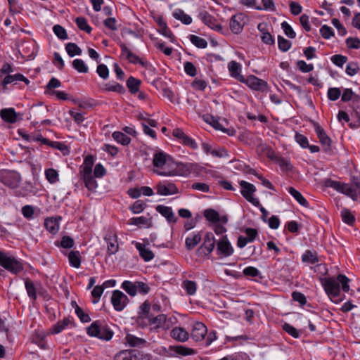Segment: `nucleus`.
Masks as SVG:
<instances>
[{
    "label": "nucleus",
    "instance_id": "nucleus-1",
    "mask_svg": "<svg viewBox=\"0 0 360 360\" xmlns=\"http://www.w3.org/2000/svg\"><path fill=\"white\" fill-rule=\"evenodd\" d=\"M86 333L89 336L97 338L100 340L109 341L112 339L114 332L105 321L96 320L86 328Z\"/></svg>",
    "mask_w": 360,
    "mask_h": 360
},
{
    "label": "nucleus",
    "instance_id": "nucleus-2",
    "mask_svg": "<svg viewBox=\"0 0 360 360\" xmlns=\"http://www.w3.org/2000/svg\"><path fill=\"white\" fill-rule=\"evenodd\" d=\"M198 167L196 163L173 162L171 169H166L165 171L159 172L158 175L164 176H188L192 172L196 170Z\"/></svg>",
    "mask_w": 360,
    "mask_h": 360
},
{
    "label": "nucleus",
    "instance_id": "nucleus-3",
    "mask_svg": "<svg viewBox=\"0 0 360 360\" xmlns=\"http://www.w3.org/2000/svg\"><path fill=\"white\" fill-rule=\"evenodd\" d=\"M319 281L326 293L333 302L338 303L342 301V298L340 297V288L339 282L336 279L332 277H320Z\"/></svg>",
    "mask_w": 360,
    "mask_h": 360
},
{
    "label": "nucleus",
    "instance_id": "nucleus-4",
    "mask_svg": "<svg viewBox=\"0 0 360 360\" xmlns=\"http://www.w3.org/2000/svg\"><path fill=\"white\" fill-rule=\"evenodd\" d=\"M0 266L15 275L24 270V265L21 261L1 250H0Z\"/></svg>",
    "mask_w": 360,
    "mask_h": 360
},
{
    "label": "nucleus",
    "instance_id": "nucleus-5",
    "mask_svg": "<svg viewBox=\"0 0 360 360\" xmlns=\"http://www.w3.org/2000/svg\"><path fill=\"white\" fill-rule=\"evenodd\" d=\"M172 162V158L169 155L162 150L156 151L153 158V165L155 168L154 172L158 174L166 169H171Z\"/></svg>",
    "mask_w": 360,
    "mask_h": 360
},
{
    "label": "nucleus",
    "instance_id": "nucleus-6",
    "mask_svg": "<svg viewBox=\"0 0 360 360\" xmlns=\"http://www.w3.org/2000/svg\"><path fill=\"white\" fill-rule=\"evenodd\" d=\"M241 83L246 84L250 89L256 91L267 92L269 90L268 83L253 75L244 77Z\"/></svg>",
    "mask_w": 360,
    "mask_h": 360
},
{
    "label": "nucleus",
    "instance_id": "nucleus-7",
    "mask_svg": "<svg viewBox=\"0 0 360 360\" xmlns=\"http://www.w3.org/2000/svg\"><path fill=\"white\" fill-rule=\"evenodd\" d=\"M114 360H150V355L136 349H126L118 352Z\"/></svg>",
    "mask_w": 360,
    "mask_h": 360
},
{
    "label": "nucleus",
    "instance_id": "nucleus-8",
    "mask_svg": "<svg viewBox=\"0 0 360 360\" xmlns=\"http://www.w3.org/2000/svg\"><path fill=\"white\" fill-rule=\"evenodd\" d=\"M21 181L20 174L15 171H5L0 174V181L10 188H16Z\"/></svg>",
    "mask_w": 360,
    "mask_h": 360
},
{
    "label": "nucleus",
    "instance_id": "nucleus-9",
    "mask_svg": "<svg viewBox=\"0 0 360 360\" xmlns=\"http://www.w3.org/2000/svg\"><path fill=\"white\" fill-rule=\"evenodd\" d=\"M241 187V195L250 203L256 207L260 206V202L257 198L253 197L254 193L256 191L255 186L245 181H241L240 182Z\"/></svg>",
    "mask_w": 360,
    "mask_h": 360
},
{
    "label": "nucleus",
    "instance_id": "nucleus-10",
    "mask_svg": "<svg viewBox=\"0 0 360 360\" xmlns=\"http://www.w3.org/2000/svg\"><path fill=\"white\" fill-rule=\"evenodd\" d=\"M313 126L323 150L326 153H330L332 151L331 139L326 134L324 129L318 122H313Z\"/></svg>",
    "mask_w": 360,
    "mask_h": 360
},
{
    "label": "nucleus",
    "instance_id": "nucleus-11",
    "mask_svg": "<svg viewBox=\"0 0 360 360\" xmlns=\"http://www.w3.org/2000/svg\"><path fill=\"white\" fill-rule=\"evenodd\" d=\"M107 244V255L111 256L119 251V244L117 233L114 230H108L104 236Z\"/></svg>",
    "mask_w": 360,
    "mask_h": 360
},
{
    "label": "nucleus",
    "instance_id": "nucleus-12",
    "mask_svg": "<svg viewBox=\"0 0 360 360\" xmlns=\"http://www.w3.org/2000/svg\"><path fill=\"white\" fill-rule=\"evenodd\" d=\"M233 251L227 236H223L217 243L216 252L219 257H228L233 255Z\"/></svg>",
    "mask_w": 360,
    "mask_h": 360
},
{
    "label": "nucleus",
    "instance_id": "nucleus-13",
    "mask_svg": "<svg viewBox=\"0 0 360 360\" xmlns=\"http://www.w3.org/2000/svg\"><path fill=\"white\" fill-rule=\"evenodd\" d=\"M129 300L128 297L119 290H115L112 292L111 296V303L115 311H122L127 304L129 303Z\"/></svg>",
    "mask_w": 360,
    "mask_h": 360
},
{
    "label": "nucleus",
    "instance_id": "nucleus-14",
    "mask_svg": "<svg viewBox=\"0 0 360 360\" xmlns=\"http://www.w3.org/2000/svg\"><path fill=\"white\" fill-rule=\"evenodd\" d=\"M121 49V56L124 57L129 63L132 64H139L143 68L148 65V61L142 60L139 56L133 53L124 43L120 44Z\"/></svg>",
    "mask_w": 360,
    "mask_h": 360
},
{
    "label": "nucleus",
    "instance_id": "nucleus-15",
    "mask_svg": "<svg viewBox=\"0 0 360 360\" xmlns=\"http://www.w3.org/2000/svg\"><path fill=\"white\" fill-rule=\"evenodd\" d=\"M215 238L212 232L206 233L204 238L202 244L198 249V252L200 255L207 256L210 255L215 247Z\"/></svg>",
    "mask_w": 360,
    "mask_h": 360
},
{
    "label": "nucleus",
    "instance_id": "nucleus-16",
    "mask_svg": "<svg viewBox=\"0 0 360 360\" xmlns=\"http://www.w3.org/2000/svg\"><path fill=\"white\" fill-rule=\"evenodd\" d=\"M200 19L211 29L222 32L223 27L221 24L217 22V20L212 15H211L207 11H204L199 13Z\"/></svg>",
    "mask_w": 360,
    "mask_h": 360
},
{
    "label": "nucleus",
    "instance_id": "nucleus-17",
    "mask_svg": "<svg viewBox=\"0 0 360 360\" xmlns=\"http://www.w3.org/2000/svg\"><path fill=\"white\" fill-rule=\"evenodd\" d=\"M174 137L177 139L184 146L190 147L191 149H197L198 144L195 140L187 136L182 129L176 128L172 131Z\"/></svg>",
    "mask_w": 360,
    "mask_h": 360
},
{
    "label": "nucleus",
    "instance_id": "nucleus-18",
    "mask_svg": "<svg viewBox=\"0 0 360 360\" xmlns=\"http://www.w3.org/2000/svg\"><path fill=\"white\" fill-rule=\"evenodd\" d=\"M22 115L20 113H17L13 108L2 109L0 112L1 119L10 124H14L18 121L22 120Z\"/></svg>",
    "mask_w": 360,
    "mask_h": 360
},
{
    "label": "nucleus",
    "instance_id": "nucleus-19",
    "mask_svg": "<svg viewBox=\"0 0 360 360\" xmlns=\"http://www.w3.org/2000/svg\"><path fill=\"white\" fill-rule=\"evenodd\" d=\"M244 18L245 15L241 13L232 15L230 19L229 27L233 33L239 34L243 31L245 25Z\"/></svg>",
    "mask_w": 360,
    "mask_h": 360
},
{
    "label": "nucleus",
    "instance_id": "nucleus-20",
    "mask_svg": "<svg viewBox=\"0 0 360 360\" xmlns=\"http://www.w3.org/2000/svg\"><path fill=\"white\" fill-rule=\"evenodd\" d=\"M157 193L160 195H169L179 193L176 186L171 182H160L156 186Z\"/></svg>",
    "mask_w": 360,
    "mask_h": 360
},
{
    "label": "nucleus",
    "instance_id": "nucleus-21",
    "mask_svg": "<svg viewBox=\"0 0 360 360\" xmlns=\"http://www.w3.org/2000/svg\"><path fill=\"white\" fill-rule=\"evenodd\" d=\"M207 333V326L202 322H196L193 325L191 336L195 341L198 342L204 340Z\"/></svg>",
    "mask_w": 360,
    "mask_h": 360
},
{
    "label": "nucleus",
    "instance_id": "nucleus-22",
    "mask_svg": "<svg viewBox=\"0 0 360 360\" xmlns=\"http://www.w3.org/2000/svg\"><path fill=\"white\" fill-rule=\"evenodd\" d=\"M168 348L170 352H174V353H170L169 354V356H186L193 355L195 354V349H193L192 348L186 347L183 345H170Z\"/></svg>",
    "mask_w": 360,
    "mask_h": 360
},
{
    "label": "nucleus",
    "instance_id": "nucleus-23",
    "mask_svg": "<svg viewBox=\"0 0 360 360\" xmlns=\"http://www.w3.org/2000/svg\"><path fill=\"white\" fill-rule=\"evenodd\" d=\"M257 29L261 33V39L266 44L273 45L275 43L274 38L269 30V26L266 22H260L257 25Z\"/></svg>",
    "mask_w": 360,
    "mask_h": 360
},
{
    "label": "nucleus",
    "instance_id": "nucleus-24",
    "mask_svg": "<svg viewBox=\"0 0 360 360\" xmlns=\"http://www.w3.org/2000/svg\"><path fill=\"white\" fill-rule=\"evenodd\" d=\"M62 219V217H47L44 220V226L46 229L51 234H56L59 231V221Z\"/></svg>",
    "mask_w": 360,
    "mask_h": 360
},
{
    "label": "nucleus",
    "instance_id": "nucleus-25",
    "mask_svg": "<svg viewBox=\"0 0 360 360\" xmlns=\"http://www.w3.org/2000/svg\"><path fill=\"white\" fill-rule=\"evenodd\" d=\"M156 211L162 216L166 218L167 221L169 223H176L177 218L172 211V207L162 205H159L156 207Z\"/></svg>",
    "mask_w": 360,
    "mask_h": 360
},
{
    "label": "nucleus",
    "instance_id": "nucleus-26",
    "mask_svg": "<svg viewBox=\"0 0 360 360\" xmlns=\"http://www.w3.org/2000/svg\"><path fill=\"white\" fill-rule=\"evenodd\" d=\"M228 69L231 77L235 78L240 82L244 79L245 77L240 74L241 66L238 62L235 60H231L229 62L228 64Z\"/></svg>",
    "mask_w": 360,
    "mask_h": 360
},
{
    "label": "nucleus",
    "instance_id": "nucleus-27",
    "mask_svg": "<svg viewBox=\"0 0 360 360\" xmlns=\"http://www.w3.org/2000/svg\"><path fill=\"white\" fill-rule=\"evenodd\" d=\"M160 29L158 32L163 36L169 38L172 42L174 41L175 37L170 29L167 27V23L164 21L162 17H158L156 20Z\"/></svg>",
    "mask_w": 360,
    "mask_h": 360
},
{
    "label": "nucleus",
    "instance_id": "nucleus-28",
    "mask_svg": "<svg viewBox=\"0 0 360 360\" xmlns=\"http://www.w3.org/2000/svg\"><path fill=\"white\" fill-rule=\"evenodd\" d=\"M170 335L176 341L184 342L188 340V333L182 327H175L171 332Z\"/></svg>",
    "mask_w": 360,
    "mask_h": 360
},
{
    "label": "nucleus",
    "instance_id": "nucleus-29",
    "mask_svg": "<svg viewBox=\"0 0 360 360\" xmlns=\"http://www.w3.org/2000/svg\"><path fill=\"white\" fill-rule=\"evenodd\" d=\"M74 323L71 317H65L62 321H58L51 328L52 334H58L63 331L70 324Z\"/></svg>",
    "mask_w": 360,
    "mask_h": 360
},
{
    "label": "nucleus",
    "instance_id": "nucleus-30",
    "mask_svg": "<svg viewBox=\"0 0 360 360\" xmlns=\"http://www.w3.org/2000/svg\"><path fill=\"white\" fill-rule=\"evenodd\" d=\"M125 340L126 342L131 347H142L147 343L145 339L138 338L132 334H127Z\"/></svg>",
    "mask_w": 360,
    "mask_h": 360
},
{
    "label": "nucleus",
    "instance_id": "nucleus-31",
    "mask_svg": "<svg viewBox=\"0 0 360 360\" xmlns=\"http://www.w3.org/2000/svg\"><path fill=\"white\" fill-rule=\"evenodd\" d=\"M271 160L277 163L282 171L288 172L291 171L293 168V166L290 161L283 157L278 156L276 153Z\"/></svg>",
    "mask_w": 360,
    "mask_h": 360
},
{
    "label": "nucleus",
    "instance_id": "nucleus-32",
    "mask_svg": "<svg viewBox=\"0 0 360 360\" xmlns=\"http://www.w3.org/2000/svg\"><path fill=\"white\" fill-rule=\"evenodd\" d=\"M80 179L84 181L86 188L91 191H94L97 188V182L92 175V173L89 174H80Z\"/></svg>",
    "mask_w": 360,
    "mask_h": 360
},
{
    "label": "nucleus",
    "instance_id": "nucleus-33",
    "mask_svg": "<svg viewBox=\"0 0 360 360\" xmlns=\"http://www.w3.org/2000/svg\"><path fill=\"white\" fill-rule=\"evenodd\" d=\"M94 164V157L88 155L84 158L83 165L80 167L79 174H89L92 173V168Z\"/></svg>",
    "mask_w": 360,
    "mask_h": 360
},
{
    "label": "nucleus",
    "instance_id": "nucleus-34",
    "mask_svg": "<svg viewBox=\"0 0 360 360\" xmlns=\"http://www.w3.org/2000/svg\"><path fill=\"white\" fill-rule=\"evenodd\" d=\"M136 248L139 252L140 257L145 262H149L153 259V257H154L153 252L150 250L146 248L144 245H143L140 243H136Z\"/></svg>",
    "mask_w": 360,
    "mask_h": 360
},
{
    "label": "nucleus",
    "instance_id": "nucleus-35",
    "mask_svg": "<svg viewBox=\"0 0 360 360\" xmlns=\"http://www.w3.org/2000/svg\"><path fill=\"white\" fill-rule=\"evenodd\" d=\"M289 193L297 200V202L304 207H309V202L304 198L302 193L293 187L288 188Z\"/></svg>",
    "mask_w": 360,
    "mask_h": 360
},
{
    "label": "nucleus",
    "instance_id": "nucleus-36",
    "mask_svg": "<svg viewBox=\"0 0 360 360\" xmlns=\"http://www.w3.org/2000/svg\"><path fill=\"white\" fill-rule=\"evenodd\" d=\"M141 82L140 79L135 78L133 76H130L127 80V86L129 89V91L132 94H136L140 89Z\"/></svg>",
    "mask_w": 360,
    "mask_h": 360
},
{
    "label": "nucleus",
    "instance_id": "nucleus-37",
    "mask_svg": "<svg viewBox=\"0 0 360 360\" xmlns=\"http://www.w3.org/2000/svg\"><path fill=\"white\" fill-rule=\"evenodd\" d=\"M70 265L74 268H79L81 265L82 257L78 250H71L68 253Z\"/></svg>",
    "mask_w": 360,
    "mask_h": 360
},
{
    "label": "nucleus",
    "instance_id": "nucleus-38",
    "mask_svg": "<svg viewBox=\"0 0 360 360\" xmlns=\"http://www.w3.org/2000/svg\"><path fill=\"white\" fill-rule=\"evenodd\" d=\"M172 15L175 19L180 20L184 25H190L192 22L191 17L185 13L181 9H176L173 12Z\"/></svg>",
    "mask_w": 360,
    "mask_h": 360
},
{
    "label": "nucleus",
    "instance_id": "nucleus-39",
    "mask_svg": "<svg viewBox=\"0 0 360 360\" xmlns=\"http://www.w3.org/2000/svg\"><path fill=\"white\" fill-rule=\"evenodd\" d=\"M302 261L304 263L314 264L319 262V257L316 251L306 250L302 255Z\"/></svg>",
    "mask_w": 360,
    "mask_h": 360
},
{
    "label": "nucleus",
    "instance_id": "nucleus-40",
    "mask_svg": "<svg viewBox=\"0 0 360 360\" xmlns=\"http://www.w3.org/2000/svg\"><path fill=\"white\" fill-rule=\"evenodd\" d=\"M55 245L64 249H70L74 247L75 240L69 236H64L62 237L60 241H55Z\"/></svg>",
    "mask_w": 360,
    "mask_h": 360
},
{
    "label": "nucleus",
    "instance_id": "nucleus-41",
    "mask_svg": "<svg viewBox=\"0 0 360 360\" xmlns=\"http://www.w3.org/2000/svg\"><path fill=\"white\" fill-rule=\"evenodd\" d=\"M25 287L27 290V295L33 300H36L37 298V288L35 287L34 282L32 280L27 278L25 281Z\"/></svg>",
    "mask_w": 360,
    "mask_h": 360
},
{
    "label": "nucleus",
    "instance_id": "nucleus-42",
    "mask_svg": "<svg viewBox=\"0 0 360 360\" xmlns=\"http://www.w3.org/2000/svg\"><path fill=\"white\" fill-rule=\"evenodd\" d=\"M112 136L115 141L122 146H128L131 142V138L121 131H114Z\"/></svg>",
    "mask_w": 360,
    "mask_h": 360
},
{
    "label": "nucleus",
    "instance_id": "nucleus-43",
    "mask_svg": "<svg viewBox=\"0 0 360 360\" xmlns=\"http://www.w3.org/2000/svg\"><path fill=\"white\" fill-rule=\"evenodd\" d=\"M201 235L200 233L195 234L193 237H188L185 240V245L188 250H192L200 241Z\"/></svg>",
    "mask_w": 360,
    "mask_h": 360
},
{
    "label": "nucleus",
    "instance_id": "nucleus-44",
    "mask_svg": "<svg viewBox=\"0 0 360 360\" xmlns=\"http://www.w3.org/2000/svg\"><path fill=\"white\" fill-rule=\"evenodd\" d=\"M103 90L106 91L117 92L120 94H124L126 92L124 87L117 82H115L113 84H105Z\"/></svg>",
    "mask_w": 360,
    "mask_h": 360
},
{
    "label": "nucleus",
    "instance_id": "nucleus-45",
    "mask_svg": "<svg viewBox=\"0 0 360 360\" xmlns=\"http://www.w3.org/2000/svg\"><path fill=\"white\" fill-rule=\"evenodd\" d=\"M121 288L130 296H135L137 293L136 282L124 281L122 283Z\"/></svg>",
    "mask_w": 360,
    "mask_h": 360
},
{
    "label": "nucleus",
    "instance_id": "nucleus-46",
    "mask_svg": "<svg viewBox=\"0 0 360 360\" xmlns=\"http://www.w3.org/2000/svg\"><path fill=\"white\" fill-rule=\"evenodd\" d=\"M345 186H342V191L341 193H343L349 197H350L353 200H356L358 198V195L356 193V189L352 185H349L346 183H343Z\"/></svg>",
    "mask_w": 360,
    "mask_h": 360
},
{
    "label": "nucleus",
    "instance_id": "nucleus-47",
    "mask_svg": "<svg viewBox=\"0 0 360 360\" xmlns=\"http://www.w3.org/2000/svg\"><path fill=\"white\" fill-rule=\"evenodd\" d=\"M345 186H342V191L341 193H343L349 197H350L353 200H356L358 198V195L356 193V189L352 185H349L346 183H343Z\"/></svg>",
    "mask_w": 360,
    "mask_h": 360
},
{
    "label": "nucleus",
    "instance_id": "nucleus-48",
    "mask_svg": "<svg viewBox=\"0 0 360 360\" xmlns=\"http://www.w3.org/2000/svg\"><path fill=\"white\" fill-rule=\"evenodd\" d=\"M345 186H342V191L341 193H343L349 197H350L353 200H356L358 198V195L356 193V189L352 185H349L346 183H343Z\"/></svg>",
    "mask_w": 360,
    "mask_h": 360
},
{
    "label": "nucleus",
    "instance_id": "nucleus-49",
    "mask_svg": "<svg viewBox=\"0 0 360 360\" xmlns=\"http://www.w3.org/2000/svg\"><path fill=\"white\" fill-rule=\"evenodd\" d=\"M204 217L205 219L213 223L219 222V214L214 209L209 208L204 211Z\"/></svg>",
    "mask_w": 360,
    "mask_h": 360
},
{
    "label": "nucleus",
    "instance_id": "nucleus-50",
    "mask_svg": "<svg viewBox=\"0 0 360 360\" xmlns=\"http://www.w3.org/2000/svg\"><path fill=\"white\" fill-rule=\"evenodd\" d=\"M75 23L80 30L84 31L90 34L92 28L89 25L87 20L84 17H77L75 19Z\"/></svg>",
    "mask_w": 360,
    "mask_h": 360
},
{
    "label": "nucleus",
    "instance_id": "nucleus-51",
    "mask_svg": "<svg viewBox=\"0 0 360 360\" xmlns=\"http://www.w3.org/2000/svg\"><path fill=\"white\" fill-rule=\"evenodd\" d=\"M65 50L70 57L82 54V49L75 43H68L65 45Z\"/></svg>",
    "mask_w": 360,
    "mask_h": 360
},
{
    "label": "nucleus",
    "instance_id": "nucleus-52",
    "mask_svg": "<svg viewBox=\"0 0 360 360\" xmlns=\"http://www.w3.org/2000/svg\"><path fill=\"white\" fill-rule=\"evenodd\" d=\"M341 217L343 222L348 225H353L355 222V217L349 209L344 208L341 211Z\"/></svg>",
    "mask_w": 360,
    "mask_h": 360
},
{
    "label": "nucleus",
    "instance_id": "nucleus-53",
    "mask_svg": "<svg viewBox=\"0 0 360 360\" xmlns=\"http://www.w3.org/2000/svg\"><path fill=\"white\" fill-rule=\"evenodd\" d=\"M182 288L186 290L188 295H193L197 290V285L195 281L186 280L182 283Z\"/></svg>",
    "mask_w": 360,
    "mask_h": 360
},
{
    "label": "nucleus",
    "instance_id": "nucleus-54",
    "mask_svg": "<svg viewBox=\"0 0 360 360\" xmlns=\"http://www.w3.org/2000/svg\"><path fill=\"white\" fill-rule=\"evenodd\" d=\"M257 151L258 153H264L266 156L270 160L274 158V155L275 154V151L271 146H269L266 144L263 143L259 144L257 146Z\"/></svg>",
    "mask_w": 360,
    "mask_h": 360
},
{
    "label": "nucleus",
    "instance_id": "nucleus-55",
    "mask_svg": "<svg viewBox=\"0 0 360 360\" xmlns=\"http://www.w3.org/2000/svg\"><path fill=\"white\" fill-rule=\"evenodd\" d=\"M166 321L167 316L164 314H160L158 316H155V318H153L150 325H154V328L158 329L160 328H163Z\"/></svg>",
    "mask_w": 360,
    "mask_h": 360
},
{
    "label": "nucleus",
    "instance_id": "nucleus-56",
    "mask_svg": "<svg viewBox=\"0 0 360 360\" xmlns=\"http://www.w3.org/2000/svg\"><path fill=\"white\" fill-rule=\"evenodd\" d=\"M324 186L326 187L333 188L339 193L342 191V186H345L342 182L335 181L331 179H326L324 181Z\"/></svg>",
    "mask_w": 360,
    "mask_h": 360
},
{
    "label": "nucleus",
    "instance_id": "nucleus-57",
    "mask_svg": "<svg viewBox=\"0 0 360 360\" xmlns=\"http://www.w3.org/2000/svg\"><path fill=\"white\" fill-rule=\"evenodd\" d=\"M191 42L199 49H205L207 46V41L198 36L191 34L189 37Z\"/></svg>",
    "mask_w": 360,
    "mask_h": 360
},
{
    "label": "nucleus",
    "instance_id": "nucleus-58",
    "mask_svg": "<svg viewBox=\"0 0 360 360\" xmlns=\"http://www.w3.org/2000/svg\"><path fill=\"white\" fill-rule=\"evenodd\" d=\"M45 176L48 181L51 184H54L59 180L58 172L53 168L46 169Z\"/></svg>",
    "mask_w": 360,
    "mask_h": 360
},
{
    "label": "nucleus",
    "instance_id": "nucleus-59",
    "mask_svg": "<svg viewBox=\"0 0 360 360\" xmlns=\"http://www.w3.org/2000/svg\"><path fill=\"white\" fill-rule=\"evenodd\" d=\"M73 68L80 73L88 72L89 68L86 65L85 63L82 59H75L72 61Z\"/></svg>",
    "mask_w": 360,
    "mask_h": 360
},
{
    "label": "nucleus",
    "instance_id": "nucleus-60",
    "mask_svg": "<svg viewBox=\"0 0 360 360\" xmlns=\"http://www.w3.org/2000/svg\"><path fill=\"white\" fill-rule=\"evenodd\" d=\"M336 280L338 282H339L340 287L341 285V288L345 292H349V283L350 280L345 275L339 274L337 276Z\"/></svg>",
    "mask_w": 360,
    "mask_h": 360
},
{
    "label": "nucleus",
    "instance_id": "nucleus-61",
    "mask_svg": "<svg viewBox=\"0 0 360 360\" xmlns=\"http://www.w3.org/2000/svg\"><path fill=\"white\" fill-rule=\"evenodd\" d=\"M292 43L283 37L282 36H278V49L283 52L288 51L291 47Z\"/></svg>",
    "mask_w": 360,
    "mask_h": 360
},
{
    "label": "nucleus",
    "instance_id": "nucleus-62",
    "mask_svg": "<svg viewBox=\"0 0 360 360\" xmlns=\"http://www.w3.org/2000/svg\"><path fill=\"white\" fill-rule=\"evenodd\" d=\"M104 289L105 286L103 285H96L94 288L93 290L91 291V295L94 298L92 302L94 304H96L99 301L104 291Z\"/></svg>",
    "mask_w": 360,
    "mask_h": 360
},
{
    "label": "nucleus",
    "instance_id": "nucleus-63",
    "mask_svg": "<svg viewBox=\"0 0 360 360\" xmlns=\"http://www.w3.org/2000/svg\"><path fill=\"white\" fill-rule=\"evenodd\" d=\"M75 313L78 318L79 319L80 321L82 323H89L91 321V318L89 315L86 313H85L83 309L79 307L77 304H76L75 307Z\"/></svg>",
    "mask_w": 360,
    "mask_h": 360
},
{
    "label": "nucleus",
    "instance_id": "nucleus-64",
    "mask_svg": "<svg viewBox=\"0 0 360 360\" xmlns=\"http://www.w3.org/2000/svg\"><path fill=\"white\" fill-rule=\"evenodd\" d=\"M345 44L348 49H360V39L358 37H348L345 40Z\"/></svg>",
    "mask_w": 360,
    "mask_h": 360
}]
</instances>
